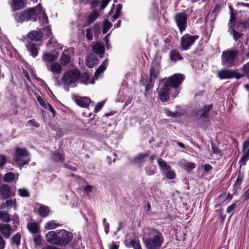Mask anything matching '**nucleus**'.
Instances as JSON below:
<instances>
[{"mask_svg": "<svg viewBox=\"0 0 249 249\" xmlns=\"http://www.w3.org/2000/svg\"><path fill=\"white\" fill-rule=\"evenodd\" d=\"M143 243L146 249H160L164 238L162 233L156 229H147L144 231Z\"/></svg>", "mask_w": 249, "mask_h": 249, "instance_id": "obj_1", "label": "nucleus"}, {"mask_svg": "<svg viewBox=\"0 0 249 249\" xmlns=\"http://www.w3.org/2000/svg\"><path fill=\"white\" fill-rule=\"evenodd\" d=\"M72 233L65 230L51 231L46 234L48 242L51 244L60 246L67 245L72 240Z\"/></svg>", "mask_w": 249, "mask_h": 249, "instance_id": "obj_2", "label": "nucleus"}, {"mask_svg": "<svg viewBox=\"0 0 249 249\" xmlns=\"http://www.w3.org/2000/svg\"><path fill=\"white\" fill-rule=\"evenodd\" d=\"M38 9L37 6L29 8L21 12L14 14L13 16L15 20L19 23H23L31 20L36 21V14L38 13Z\"/></svg>", "mask_w": 249, "mask_h": 249, "instance_id": "obj_3", "label": "nucleus"}, {"mask_svg": "<svg viewBox=\"0 0 249 249\" xmlns=\"http://www.w3.org/2000/svg\"><path fill=\"white\" fill-rule=\"evenodd\" d=\"M238 54V51L236 50L228 49L223 51L221 55L222 64L227 67L235 66Z\"/></svg>", "mask_w": 249, "mask_h": 249, "instance_id": "obj_4", "label": "nucleus"}, {"mask_svg": "<svg viewBox=\"0 0 249 249\" xmlns=\"http://www.w3.org/2000/svg\"><path fill=\"white\" fill-rule=\"evenodd\" d=\"M80 72L78 70L73 69L65 72L62 77V82L64 85L74 87L79 79Z\"/></svg>", "mask_w": 249, "mask_h": 249, "instance_id": "obj_5", "label": "nucleus"}, {"mask_svg": "<svg viewBox=\"0 0 249 249\" xmlns=\"http://www.w3.org/2000/svg\"><path fill=\"white\" fill-rule=\"evenodd\" d=\"M30 155L26 149L18 147L14 155V160L20 167L28 163L30 161Z\"/></svg>", "mask_w": 249, "mask_h": 249, "instance_id": "obj_6", "label": "nucleus"}, {"mask_svg": "<svg viewBox=\"0 0 249 249\" xmlns=\"http://www.w3.org/2000/svg\"><path fill=\"white\" fill-rule=\"evenodd\" d=\"M184 79V77L183 74L178 73L170 76L164 82V84L169 86L170 89L173 88L176 89V92H177V93L173 95L174 98L176 97L179 93L177 90V89H178L182 83Z\"/></svg>", "mask_w": 249, "mask_h": 249, "instance_id": "obj_7", "label": "nucleus"}, {"mask_svg": "<svg viewBox=\"0 0 249 249\" xmlns=\"http://www.w3.org/2000/svg\"><path fill=\"white\" fill-rule=\"evenodd\" d=\"M174 20L180 33L182 34L186 30L187 26V15L186 12L183 11L176 13Z\"/></svg>", "mask_w": 249, "mask_h": 249, "instance_id": "obj_8", "label": "nucleus"}, {"mask_svg": "<svg viewBox=\"0 0 249 249\" xmlns=\"http://www.w3.org/2000/svg\"><path fill=\"white\" fill-rule=\"evenodd\" d=\"M198 38L197 35L192 36L189 34L184 35L180 39L181 49L184 51L188 50Z\"/></svg>", "mask_w": 249, "mask_h": 249, "instance_id": "obj_9", "label": "nucleus"}, {"mask_svg": "<svg viewBox=\"0 0 249 249\" xmlns=\"http://www.w3.org/2000/svg\"><path fill=\"white\" fill-rule=\"evenodd\" d=\"M160 70V66L159 63L153 64L149 71L150 79L149 85L145 87L146 90H148L149 88L153 87L155 79L158 78Z\"/></svg>", "mask_w": 249, "mask_h": 249, "instance_id": "obj_10", "label": "nucleus"}, {"mask_svg": "<svg viewBox=\"0 0 249 249\" xmlns=\"http://www.w3.org/2000/svg\"><path fill=\"white\" fill-rule=\"evenodd\" d=\"M170 90L169 86L166 85L164 83L163 85L158 89V94L160 99L161 102H167L169 98V91Z\"/></svg>", "mask_w": 249, "mask_h": 249, "instance_id": "obj_11", "label": "nucleus"}, {"mask_svg": "<svg viewBox=\"0 0 249 249\" xmlns=\"http://www.w3.org/2000/svg\"><path fill=\"white\" fill-rule=\"evenodd\" d=\"M15 194L11 191L10 187L7 184H2L0 188V195L2 198L6 199L14 196Z\"/></svg>", "mask_w": 249, "mask_h": 249, "instance_id": "obj_12", "label": "nucleus"}, {"mask_svg": "<svg viewBox=\"0 0 249 249\" xmlns=\"http://www.w3.org/2000/svg\"><path fill=\"white\" fill-rule=\"evenodd\" d=\"M237 73L231 70L222 69L217 73V76L220 79H231L236 76Z\"/></svg>", "mask_w": 249, "mask_h": 249, "instance_id": "obj_13", "label": "nucleus"}, {"mask_svg": "<svg viewBox=\"0 0 249 249\" xmlns=\"http://www.w3.org/2000/svg\"><path fill=\"white\" fill-rule=\"evenodd\" d=\"M0 232L5 238L10 237L12 233L11 227L8 224H0Z\"/></svg>", "mask_w": 249, "mask_h": 249, "instance_id": "obj_14", "label": "nucleus"}, {"mask_svg": "<svg viewBox=\"0 0 249 249\" xmlns=\"http://www.w3.org/2000/svg\"><path fill=\"white\" fill-rule=\"evenodd\" d=\"M74 101L77 105L82 107H88L90 99L86 97H75Z\"/></svg>", "mask_w": 249, "mask_h": 249, "instance_id": "obj_15", "label": "nucleus"}, {"mask_svg": "<svg viewBox=\"0 0 249 249\" xmlns=\"http://www.w3.org/2000/svg\"><path fill=\"white\" fill-rule=\"evenodd\" d=\"M12 11L14 12L22 9L25 5L24 0H11L9 2Z\"/></svg>", "mask_w": 249, "mask_h": 249, "instance_id": "obj_16", "label": "nucleus"}, {"mask_svg": "<svg viewBox=\"0 0 249 249\" xmlns=\"http://www.w3.org/2000/svg\"><path fill=\"white\" fill-rule=\"evenodd\" d=\"M47 68L49 71H51L53 75L59 74L62 71V67L57 62H53L51 66L47 65Z\"/></svg>", "mask_w": 249, "mask_h": 249, "instance_id": "obj_17", "label": "nucleus"}, {"mask_svg": "<svg viewBox=\"0 0 249 249\" xmlns=\"http://www.w3.org/2000/svg\"><path fill=\"white\" fill-rule=\"evenodd\" d=\"M180 166L184 169L187 172H190L196 168V165L194 162H188L184 159H182L179 162Z\"/></svg>", "mask_w": 249, "mask_h": 249, "instance_id": "obj_18", "label": "nucleus"}, {"mask_svg": "<svg viewBox=\"0 0 249 249\" xmlns=\"http://www.w3.org/2000/svg\"><path fill=\"white\" fill-rule=\"evenodd\" d=\"M37 8H38V13L36 14V18L38 17V19L40 22H41V24L43 25H45L48 22V17L45 14L44 10L42 9V8L38 5Z\"/></svg>", "mask_w": 249, "mask_h": 249, "instance_id": "obj_19", "label": "nucleus"}, {"mask_svg": "<svg viewBox=\"0 0 249 249\" xmlns=\"http://www.w3.org/2000/svg\"><path fill=\"white\" fill-rule=\"evenodd\" d=\"M42 37V33L41 31H33L27 35V38L31 40L38 41Z\"/></svg>", "mask_w": 249, "mask_h": 249, "instance_id": "obj_20", "label": "nucleus"}, {"mask_svg": "<svg viewBox=\"0 0 249 249\" xmlns=\"http://www.w3.org/2000/svg\"><path fill=\"white\" fill-rule=\"evenodd\" d=\"M149 152L141 153L135 156L133 159V161L138 164H140L145 161L146 158L149 155Z\"/></svg>", "mask_w": 249, "mask_h": 249, "instance_id": "obj_21", "label": "nucleus"}, {"mask_svg": "<svg viewBox=\"0 0 249 249\" xmlns=\"http://www.w3.org/2000/svg\"><path fill=\"white\" fill-rule=\"evenodd\" d=\"M58 56L51 53H44L42 55V59L44 62L46 63V65L50 63L54 62L57 59Z\"/></svg>", "mask_w": 249, "mask_h": 249, "instance_id": "obj_22", "label": "nucleus"}, {"mask_svg": "<svg viewBox=\"0 0 249 249\" xmlns=\"http://www.w3.org/2000/svg\"><path fill=\"white\" fill-rule=\"evenodd\" d=\"M68 53V50H64L61 54V64L64 66H67L70 62L71 58Z\"/></svg>", "mask_w": 249, "mask_h": 249, "instance_id": "obj_23", "label": "nucleus"}, {"mask_svg": "<svg viewBox=\"0 0 249 249\" xmlns=\"http://www.w3.org/2000/svg\"><path fill=\"white\" fill-rule=\"evenodd\" d=\"M107 64L108 60L107 59H106L95 72L94 76L96 79L98 78L100 74L106 70Z\"/></svg>", "mask_w": 249, "mask_h": 249, "instance_id": "obj_24", "label": "nucleus"}, {"mask_svg": "<svg viewBox=\"0 0 249 249\" xmlns=\"http://www.w3.org/2000/svg\"><path fill=\"white\" fill-rule=\"evenodd\" d=\"M52 159L55 162L63 161L64 160L62 152L56 150L51 155Z\"/></svg>", "mask_w": 249, "mask_h": 249, "instance_id": "obj_25", "label": "nucleus"}, {"mask_svg": "<svg viewBox=\"0 0 249 249\" xmlns=\"http://www.w3.org/2000/svg\"><path fill=\"white\" fill-rule=\"evenodd\" d=\"M97 58L93 54H90L86 59V65L89 68H92L97 64Z\"/></svg>", "mask_w": 249, "mask_h": 249, "instance_id": "obj_26", "label": "nucleus"}, {"mask_svg": "<svg viewBox=\"0 0 249 249\" xmlns=\"http://www.w3.org/2000/svg\"><path fill=\"white\" fill-rule=\"evenodd\" d=\"M16 200L14 199H9L6 201L5 202L2 203L0 205V209H11L13 206L16 204Z\"/></svg>", "mask_w": 249, "mask_h": 249, "instance_id": "obj_27", "label": "nucleus"}, {"mask_svg": "<svg viewBox=\"0 0 249 249\" xmlns=\"http://www.w3.org/2000/svg\"><path fill=\"white\" fill-rule=\"evenodd\" d=\"M92 50L97 54L103 55L105 52V47L103 45L96 42L93 45Z\"/></svg>", "mask_w": 249, "mask_h": 249, "instance_id": "obj_28", "label": "nucleus"}, {"mask_svg": "<svg viewBox=\"0 0 249 249\" xmlns=\"http://www.w3.org/2000/svg\"><path fill=\"white\" fill-rule=\"evenodd\" d=\"M27 48L33 57H35L38 55V49L34 43L29 42Z\"/></svg>", "mask_w": 249, "mask_h": 249, "instance_id": "obj_29", "label": "nucleus"}, {"mask_svg": "<svg viewBox=\"0 0 249 249\" xmlns=\"http://www.w3.org/2000/svg\"><path fill=\"white\" fill-rule=\"evenodd\" d=\"M158 163L159 167L162 172H164L167 170L171 169V167L168 165L167 162L161 159H159L158 160Z\"/></svg>", "mask_w": 249, "mask_h": 249, "instance_id": "obj_30", "label": "nucleus"}, {"mask_svg": "<svg viewBox=\"0 0 249 249\" xmlns=\"http://www.w3.org/2000/svg\"><path fill=\"white\" fill-rule=\"evenodd\" d=\"M38 213L41 216L43 217H46L49 215L50 209L46 206L41 205L38 209Z\"/></svg>", "mask_w": 249, "mask_h": 249, "instance_id": "obj_31", "label": "nucleus"}, {"mask_svg": "<svg viewBox=\"0 0 249 249\" xmlns=\"http://www.w3.org/2000/svg\"><path fill=\"white\" fill-rule=\"evenodd\" d=\"M170 58L172 61L176 62L177 60H181L182 57L178 52L172 50L170 53Z\"/></svg>", "mask_w": 249, "mask_h": 249, "instance_id": "obj_32", "label": "nucleus"}, {"mask_svg": "<svg viewBox=\"0 0 249 249\" xmlns=\"http://www.w3.org/2000/svg\"><path fill=\"white\" fill-rule=\"evenodd\" d=\"M0 220L3 222H9L11 220V216L7 212L0 211Z\"/></svg>", "mask_w": 249, "mask_h": 249, "instance_id": "obj_33", "label": "nucleus"}, {"mask_svg": "<svg viewBox=\"0 0 249 249\" xmlns=\"http://www.w3.org/2000/svg\"><path fill=\"white\" fill-rule=\"evenodd\" d=\"M98 16V13L96 11H93L90 13L87 18L88 25L93 22Z\"/></svg>", "mask_w": 249, "mask_h": 249, "instance_id": "obj_34", "label": "nucleus"}, {"mask_svg": "<svg viewBox=\"0 0 249 249\" xmlns=\"http://www.w3.org/2000/svg\"><path fill=\"white\" fill-rule=\"evenodd\" d=\"M61 225L56 223L54 220H51L45 224V228L47 230H52L60 226Z\"/></svg>", "mask_w": 249, "mask_h": 249, "instance_id": "obj_35", "label": "nucleus"}, {"mask_svg": "<svg viewBox=\"0 0 249 249\" xmlns=\"http://www.w3.org/2000/svg\"><path fill=\"white\" fill-rule=\"evenodd\" d=\"M18 177L16 179H18ZM15 179V175L12 172H8L5 174L3 177V180L5 182H11Z\"/></svg>", "mask_w": 249, "mask_h": 249, "instance_id": "obj_36", "label": "nucleus"}, {"mask_svg": "<svg viewBox=\"0 0 249 249\" xmlns=\"http://www.w3.org/2000/svg\"><path fill=\"white\" fill-rule=\"evenodd\" d=\"M226 194L225 193H222L220 194L219 196H218L215 199V207L216 208L218 207L219 206L222 204L224 200V198Z\"/></svg>", "mask_w": 249, "mask_h": 249, "instance_id": "obj_37", "label": "nucleus"}, {"mask_svg": "<svg viewBox=\"0 0 249 249\" xmlns=\"http://www.w3.org/2000/svg\"><path fill=\"white\" fill-rule=\"evenodd\" d=\"M145 170L147 175L148 176H152L155 174L156 171V167L151 165V164H149L145 167Z\"/></svg>", "mask_w": 249, "mask_h": 249, "instance_id": "obj_38", "label": "nucleus"}, {"mask_svg": "<svg viewBox=\"0 0 249 249\" xmlns=\"http://www.w3.org/2000/svg\"><path fill=\"white\" fill-rule=\"evenodd\" d=\"M21 235L19 233H17L15 235L12 236L11 238L12 243L15 244L18 247L20 244Z\"/></svg>", "mask_w": 249, "mask_h": 249, "instance_id": "obj_39", "label": "nucleus"}, {"mask_svg": "<svg viewBox=\"0 0 249 249\" xmlns=\"http://www.w3.org/2000/svg\"><path fill=\"white\" fill-rule=\"evenodd\" d=\"M129 246L134 249H142L140 245V241L137 239L131 240L129 241Z\"/></svg>", "mask_w": 249, "mask_h": 249, "instance_id": "obj_40", "label": "nucleus"}, {"mask_svg": "<svg viewBox=\"0 0 249 249\" xmlns=\"http://www.w3.org/2000/svg\"><path fill=\"white\" fill-rule=\"evenodd\" d=\"M29 230L33 233H36L38 231L37 225L35 222H30L27 225Z\"/></svg>", "mask_w": 249, "mask_h": 249, "instance_id": "obj_41", "label": "nucleus"}, {"mask_svg": "<svg viewBox=\"0 0 249 249\" xmlns=\"http://www.w3.org/2000/svg\"><path fill=\"white\" fill-rule=\"evenodd\" d=\"M212 105L204 106L203 112L200 115L201 118H205L208 117L209 111L211 109Z\"/></svg>", "mask_w": 249, "mask_h": 249, "instance_id": "obj_42", "label": "nucleus"}, {"mask_svg": "<svg viewBox=\"0 0 249 249\" xmlns=\"http://www.w3.org/2000/svg\"><path fill=\"white\" fill-rule=\"evenodd\" d=\"M122 8V5L121 4H118L117 5L115 14L112 17L113 18V20L117 19L118 17H120L121 13Z\"/></svg>", "mask_w": 249, "mask_h": 249, "instance_id": "obj_43", "label": "nucleus"}, {"mask_svg": "<svg viewBox=\"0 0 249 249\" xmlns=\"http://www.w3.org/2000/svg\"><path fill=\"white\" fill-rule=\"evenodd\" d=\"M112 26V24L108 20L104 21L103 23V33L104 34H106L108 31L111 28Z\"/></svg>", "mask_w": 249, "mask_h": 249, "instance_id": "obj_44", "label": "nucleus"}, {"mask_svg": "<svg viewBox=\"0 0 249 249\" xmlns=\"http://www.w3.org/2000/svg\"><path fill=\"white\" fill-rule=\"evenodd\" d=\"M18 194L21 197H29L30 196L29 191L25 188L18 189Z\"/></svg>", "mask_w": 249, "mask_h": 249, "instance_id": "obj_45", "label": "nucleus"}, {"mask_svg": "<svg viewBox=\"0 0 249 249\" xmlns=\"http://www.w3.org/2000/svg\"><path fill=\"white\" fill-rule=\"evenodd\" d=\"M89 75L87 73H84L81 75H80L79 79L81 83L87 85L89 84Z\"/></svg>", "mask_w": 249, "mask_h": 249, "instance_id": "obj_46", "label": "nucleus"}, {"mask_svg": "<svg viewBox=\"0 0 249 249\" xmlns=\"http://www.w3.org/2000/svg\"><path fill=\"white\" fill-rule=\"evenodd\" d=\"M165 174V177L169 179H173L175 178V172L171 170L170 169L164 172Z\"/></svg>", "mask_w": 249, "mask_h": 249, "instance_id": "obj_47", "label": "nucleus"}, {"mask_svg": "<svg viewBox=\"0 0 249 249\" xmlns=\"http://www.w3.org/2000/svg\"><path fill=\"white\" fill-rule=\"evenodd\" d=\"M37 100L38 102L39 103L40 105L45 109H48V107L49 105V104L46 103L41 97L38 96L37 97Z\"/></svg>", "mask_w": 249, "mask_h": 249, "instance_id": "obj_48", "label": "nucleus"}, {"mask_svg": "<svg viewBox=\"0 0 249 249\" xmlns=\"http://www.w3.org/2000/svg\"><path fill=\"white\" fill-rule=\"evenodd\" d=\"M242 69L244 74L249 79V62L244 65Z\"/></svg>", "mask_w": 249, "mask_h": 249, "instance_id": "obj_49", "label": "nucleus"}, {"mask_svg": "<svg viewBox=\"0 0 249 249\" xmlns=\"http://www.w3.org/2000/svg\"><path fill=\"white\" fill-rule=\"evenodd\" d=\"M86 37L88 40L90 41L93 38L92 31L91 28H88L86 30Z\"/></svg>", "mask_w": 249, "mask_h": 249, "instance_id": "obj_50", "label": "nucleus"}, {"mask_svg": "<svg viewBox=\"0 0 249 249\" xmlns=\"http://www.w3.org/2000/svg\"><path fill=\"white\" fill-rule=\"evenodd\" d=\"M243 181V176L239 174L236 180V182L235 183V186L236 187V188H239L240 186V185L241 184V183Z\"/></svg>", "mask_w": 249, "mask_h": 249, "instance_id": "obj_51", "label": "nucleus"}, {"mask_svg": "<svg viewBox=\"0 0 249 249\" xmlns=\"http://www.w3.org/2000/svg\"><path fill=\"white\" fill-rule=\"evenodd\" d=\"M232 35L233 36V39L235 41H237L239 38H240L242 35V34H240L239 32L233 30L232 31Z\"/></svg>", "mask_w": 249, "mask_h": 249, "instance_id": "obj_52", "label": "nucleus"}, {"mask_svg": "<svg viewBox=\"0 0 249 249\" xmlns=\"http://www.w3.org/2000/svg\"><path fill=\"white\" fill-rule=\"evenodd\" d=\"M249 160V157H248L247 156H245L244 155H243L242 158H241L239 163L240 164L241 166H244L246 164V162L247 160Z\"/></svg>", "mask_w": 249, "mask_h": 249, "instance_id": "obj_53", "label": "nucleus"}, {"mask_svg": "<svg viewBox=\"0 0 249 249\" xmlns=\"http://www.w3.org/2000/svg\"><path fill=\"white\" fill-rule=\"evenodd\" d=\"M165 112L167 116H171L172 117H176L178 114L177 112H173L170 111L168 109H165Z\"/></svg>", "mask_w": 249, "mask_h": 249, "instance_id": "obj_54", "label": "nucleus"}, {"mask_svg": "<svg viewBox=\"0 0 249 249\" xmlns=\"http://www.w3.org/2000/svg\"><path fill=\"white\" fill-rule=\"evenodd\" d=\"M104 103H105L104 102L97 103L95 107L94 111L95 112L99 111L101 109V108L103 107Z\"/></svg>", "mask_w": 249, "mask_h": 249, "instance_id": "obj_55", "label": "nucleus"}, {"mask_svg": "<svg viewBox=\"0 0 249 249\" xmlns=\"http://www.w3.org/2000/svg\"><path fill=\"white\" fill-rule=\"evenodd\" d=\"M27 124L31 126H35L36 127H38L39 126V124L36 122L33 119L28 121Z\"/></svg>", "mask_w": 249, "mask_h": 249, "instance_id": "obj_56", "label": "nucleus"}, {"mask_svg": "<svg viewBox=\"0 0 249 249\" xmlns=\"http://www.w3.org/2000/svg\"><path fill=\"white\" fill-rule=\"evenodd\" d=\"M236 207V204L233 203L231 205H230L228 207L227 209V213H231Z\"/></svg>", "mask_w": 249, "mask_h": 249, "instance_id": "obj_57", "label": "nucleus"}, {"mask_svg": "<svg viewBox=\"0 0 249 249\" xmlns=\"http://www.w3.org/2000/svg\"><path fill=\"white\" fill-rule=\"evenodd\" d=\"M6 162V158L3 155H0V167L3 166Z\"/></svg>", "mask_w": 249, "mask_h": 249, "instance_id": "obj_58", "label": "nucleus"}, {"mask_svg": "<svg viewBox=\"0 0 249 249\" xmlns=\"http://www.w3.org/2000/svg\"><path fill=\"white\" fill-rule=\"evenodd\" d=\"M5 241L3 237L0 235V249H4L5 247Z\"/></svg>", "mask_w": 249, "mask_h": 249, "instance_id": "obj_59", "label": "nucleus"}, {"mask_svg": "<svg viewBox=\"0 0 249 249\" xmlns=\"http://www.w3.org/2000/svg\"><path fill=\"white\" fill-rule=\"evenodd\" d=\"M110 0H102L101 4V9H103L107 5Z\"/></svg>", "mask_w": 249, "mask_h": 249, "instance_id": "obj_60", "label": "nucleus"}, {"mask_svg": "<svg viewBox=\"0 0 249 249\" xmlns=\"http://www.w3.org/2000/svg\"><path fill=\"white\" fill-rule=\"evenodd\" d=\"M242 24L244 28L249 29V18L243 21Z\"/></svg>", "mask_w": 249, "mask_h": 249, "instance_id": "obj_61", "label": "nucleus"}, {"mask_svg": "<svg viewBox=\"0 0 249 249\" xmlns=\"http://www.w3.org/2000/svg\"><path fill=\"white\" fill-rule=\"evenodd\" d=\"M204 170L208 172L212 169V166L209 164H205L204 166Z\"/></svg>", "mask_w": 249, "mask_h": 249, "instance_id": "obj_62", "label": "nucleus"}, {"mask_svg": "<svg viewBox=\"0 0 249 249\" xmlns=\"http://www.w3.org/2000/svg\"><path fill=\"white\" fill-rule=\"evenodd\" d=\"M242 197L245 201L249 199V188L245 192L244 195L242 196Z\"/></svg>", "mask_w": 249, "mask_h": 249, "instance_id": "obj_63", "label": "nucleus"}, {"mask_svg": "<svg viewBox=\"0 0 249 249\" xmlns=\"http://www.w3.org/2000/svg\"><path fill=\"white\" fill-rule=\"evenodd\" d=\"M243 148L244 149H249V138L244 142Z\"/></svg>", "mask_w": 249, "mask_h": 249, "instance_id": "obj_64", "label": "nucleus"}]
</instances>
